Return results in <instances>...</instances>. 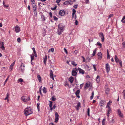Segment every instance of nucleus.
<instances>
[{
    "label": "nucleus",
    "instance_id": "obj_1",
    "mask_svg": "<svg viewBox=\"0 0 125 125\" xmlns=\"http://www.w3.org/2000/svg\"><path fill=\"white\" fill-rule=\"evenodd\" d=\"M64 30V25L62 23L60 24L58 26L57 33L58 35H60Z\"/></svg>",
    "mask_w": 125,
    "mask_h": 125
},
{
    "label": "nucleus",
    "instance_id": "obj_2",
    "mask_svg": "<svg viewBox=\"0 0 125 125\" xmlns=\"http://www.w3.org/2000/svg\"><path fill=\"white\" fill-rule=\"evenodd\" d=\"M24 113L25 115L27 116L32 114V112L31 108L30 107H28L25 109Z\"/></svg>",
    "mask_w": 125,
    "mask_h": 125
},
{
    "label": "nucleus",
    "instance_id": "obj_3",
    "mask_svg": "<svg viewBox=\"0 0 125 125\" xmlns=\"http://www.w3.org/2000/svg\"><path fill=\"white\" fill-rule=\"evenodd\" d=\"M92 84L90 82H88L85 83L84 86V89H86L90 87L89 89V90H90L92 89Z\"/></svg>",
    "mask_w": 125,
    "mask_h": 125
},
{
    "label": "nucleus",
    "instance_id": "obj_4",
    "mask_svg": "<svg viewBox=\"0 0 125 125\" xmlns=\"http://www.w3.org/2000/svg\"><path fill=\"white\" fill-rule=\"evenodd\" d=\"M78 71V69L76 68H74L72 71V75L74 76H75L77 74V72Z\"/></svg>",
    "mask_w": 125,
    "mask_h": 125
},
{
    "label": "nucleus",
    "instance_id": "obj_5",
    "mask_svg": "<svg viewBox=\"0 0 125 125\" xmlns=\"http://www.w3.org/2000/svg\"><path fill=\"white\" fill-rule=\"evenodd\" d=\"M21 100L25 102H27L30 100V98L29 97V98L26 96L22 97L21 98Z\"/></svg>",
    "mask_w": 125,
    "mask_h": 125
},
{
    "label": "nucleus",
    "instance_id": "obj_6",
    "mask_svg": "<svg viewBox=\"0 0 125 125\" xmlns=\"http://www.w3.org/2000/svg\"><path fill=\"white\" fill-rule=\"evenodd\" d=\"M105 68L107 72L108 73L110 69V66L108 63H107L105 65Z\"/></svg>",
    "mask_w": 125,
    "mask_h": 125
},
{
    "label": "nucleus",
    "instance_id": "obj_7",
    "mask_svg": "<svg viewBox=\"0 0 125 125\" xmlns=\"http://www.w3.org/2000/svg\"><path fill=\"white\" fill-rule=\"evenodd\" d=\"M55 122L56 123L57 122L59 119V116L57 112L55 113Z\"/></svg>",
    "mask_w": 125,
    "mask_h": 125
},
{
    "label": "nucleus",
    "instance_id": "obj_8",
    "mask_svg": "<svg viewBox=\"0 0 125 125\" xmlns=\"http://www.w3.org/2000/svg\"><path fill=\"white\" fill-rule=\"evenodd\" d=\"M65 11L63 10H61L59 12V14L61 16H63L65 14Z\"/></svg>",
    "mask_w": 125,
    "mask_h": 125
},
{
    "label": "nucleus",
    "instance_id": "obj_9",
    "mask_svg": "<svg viewBox=\"0 0 125 125\" xmlns=\"http://www.w3.org/2000/svg\"><path fill=\"white\" fill-rule=\"evenodd\" d=\"M15 29L16 32H19L20 31V27L18 25H16L15 28Z\"/></svg>",
    "mask_w": 125,
    "mask_h": 125
},
{
    "label": "nucleus",
    "instance_id": "obj_10",
    "mask_svg": "<svg viewBox=\"0 0 125 125\" xmlns=\"http://www.w3.org/2000/svg\"><path fill=\"white\" fill-rule=\"evenodd\" d=\"M73 2L71 0H70L69 1H66L64 2L63 4L64 5L70 4L72 5L73 4Z\"/></svg>",
    "mask_w": 125,
    "mask_h": 125
},
{
    "label": "nucleus",
    "instance_id": "obj_11",
    "mask_svg": "<svg viewBox=\"0 0 125 125\" xmlns=\"http://www.w3.org/2000/svg\"><path fill=\"white\" fill-rule=\"evenodd\" d=\"M99 36L101 38L102 41L103 42L104 40V38L103 33H99Z\"/></svg>",
    "mask_w": 125,
    "mask_h": 125
},
{
    "label": "nucleus",
    "instance_id": "obj_12",
    "mask_svg": "<svg viewBox=\"0 0 125 125\" xmlns=\"http://www.w3.org/2000/svg\"><path fill=\"white\" fill-rule=\"evenodd\" d=\"M117 114L119 115L120 117H123V114L119 109H118L117 110Z\"/></svg>",
    "mask_w": 125,
    "mask_h": 125
},
{
    "label": "nucleus",
    "instance_id": "obj_13",
    "mask_svg": "<svg viewBox=\"0 0 125 125\" xmlns=\"http://www.w3.org/2000/svg\"><path fill=\"white\" fill-rule=\"evenodd\" d=\"M49 101L50 102L49 105V107H50V109L52 111L53 110V108L52 107V102L50 101Z\"/></svg>",
    "mask_w": 125,
    "mask_h": 125
},
{
    "label": "nucleus",
    "instance_id": "obj_14",
    "mask_svg": "<svg viewBox=\"0 0 125 125\" xmlns=\"http://www.w3.org/2000/svg\"><path fill=\"white\" fill-rule=\"evenodd\" d=\"M78 70L80 73L83 74L84 73V71L82 69L80 68H78Z\"/></svg>",
    "mask_w": 125,
    "mask_h": 125
},
{
    "label": "nucleus",
    "instance_id": "obj_15",
    "mask_svg": "<svg viewBox=\"0 0 125 125\" xmlns=\"http://www.w3.org/2000/svg\"><path fill=\"white\" fill-rule=\"evenodd\" d=\"M98 56V58L99 59L101 60L102 58V54L101 52H99L97 54Z\"/></svg>",
    "mask_w": 125,
    "mask_h": 125
},
{
    "label": "nucleus",
    "instance_id": "obj_16",
    "mask_svg": "<svg viewBox=\"0 0 125 125\" xmlns=\"http://www.w3.org/2000/svg\"><path fill=\"white\" fill-rule=\"evenodd\" d=\"M74 80V78L72 76L70 77L69 79V80L70 82L72 83H73Z\"/></svg>",
    "mask_w": 125,
    "mask_h": 125
},
{
    "label": "nucleus",
    "instance_id": "obj_17",
    "mask_svg": "<svg viewBox=\"0 0 125 125\" xmlns=\"http://www.w3.org/2000/svg\"><path fill=\"white\" fill-rule=\"evenodd\" d=\"M80 92V91L79 90H78L75 93V94L77 96V97L79 98L80 96L79 95V93Z\"/></svg>",
    "mask_w": 125,
    "mask_h": 125
},
{
    "label": "nucleus",
    "instance_id": "obj_18",
    "mask_svg": "<svg viewBox=\"0 0 125 125\" xmlns=\"http://www.w3.org/2000/svg\"><path fill=\"white\" fill-rule=\"evenodd\" d=\"M21 67L22 71H24L25 69V66L23 63H22L21 64Z\"/></svg>",
    "mask_w": 125,
    "mask_h": 125
},
{
    "label": "nucleus",
    "instance_id": "obj_19",
    "mask_svg": "<svg viewBox=\"0 0 125 125\" xmlns=\"http://www.w3.org/2000/svg\"><path fill=\"white\" fill-rule=\"evenodd\" d=\"M80 102H78L77 103V105L75 106V107L77 110H78L79 107L80 106Z\"/></svg>",
    "mask_w": 125,
    "mask_h": 125
},
{
    "label": "nucleus",
    "instance_id": "obj_20",
    "mask_svg": "<svg viewBox=\"0 0 125 125\" xmlns=\"http://www.w3.org/2000/svg\"><path fill=\"white\" fill-rule=\"evenodd\" d=\"M105 102V101L103 100H101L100 102V105L101 106H103L104 105V103Z\"/></svg>",
    "mask_w": 125,
    "mask_h": 125
},
{
    "label": "nucleus",
    "instance_id": "obj_21",
    "mask_svg": "<svg viewBox=\"0 0 125 125\" xmlns=\"http://www.w3.org/2000/svg\"><path fill=\"white\" fill-rule=\"evenodd\" d=\"M111 112V109H109L107 111V114L108 118L109 116V114Z\"/></svg>",
    "mask_w": 125,
    "mask_h": 125
},
{
    "label": "nucleus",
    "instance_id": "obj_22",
    "mask_svg": "<svg viewBox=\"0 0 125 125\" xmlns=\"http://www.w3.org/2000/svg\"><path fill=\"white\" fill-rule=\"evenodd\" d=\"M47 59V56L45 55L44 57L43 58L44 62L45 65H46V61Z\"/></svg>",
    "mask_w": 125,
    "mask_h": 125
},
{
    "label": "nucleus",
    "instance_id": "obj_23",
    "mask_svg": "<svg viewBox=\"0 0 125 125\" xmlns=\"http://www.w3.org/2000/svg\"><path fill=\"white\" fill-rule=\"evenodd\" d=\"M37 76L38 79L39 81L40 82L41 81V78L39 74H37Z\"/></svg>",
    "mask_w": 125,
    "mask_h": 125
},
{
    "label": "nucleus",
    "instance_id": "obj_24",
    "mask_svg": "<svg viewBox=\"0 0 125 125\" xmlns=\"http://www.w3.org/2000/svg\"><path fill=\"white\" fill-rule=\"evenodd\" d=\"M115 62H118L119 61V59L118 58L117 56L116 55H115Z\"/></svg>",
    "mask_w": 125,
    "mask_h": 125
},
{
    "label": "nucleus",
    "instance_id": "obj_25",
    "mask_svg": "<svg viewBox=\"0 0 125 125\" xmlns=\"http://www.w3.org/2000/svg\"><path fill=\"white\" fill-rule=\"evenodd\" d=\"M110 90V89L109 88H107L106 89L105 91V93L107 94H109Z\"/></svg>",
    "mask_w": 125,
    "mask_h": 125
},
{
    "label": "nucleus",
    "instance_id": "obj_26",
    "mask_svg": "<svg viewBox=\"0 0 125 125\" xmlns=\"http://www.w3.org/2000/svg\"><path fill=\"white\" fill-rule=\"evenodd\" d=\"M97 50V49H95L93 51V53L92 54V56H94L96 53Z\"/></svg>",
    "mask_w": 125,
    "mask_h": 125
},
{
    "label": "nucleus",
    "instance_id": "obj_27",
    "mask_svg": "<svg viewBox=\"0 0 125 125\" xmlns=\"http://www.w3.org/2000/svg\"><path fill=\"white\" fill-rule=\"evenodd\" d=\"M96 81L97 83H98L100 81V77L98 75H97L96 78Z\"/></svg>",
    "mask_w": 125,
    "mask_h": 125
},
{
    "label": "nucleus",
    "instance_id": "obj_28",
    "mask_svg": "<svg viewBox=\"0 0 125 125\" xmlns=\"http://www.w3.org/2000/svg\"><path fill=\"white\" fill-rule=\"evenodd\" d=\"M32 5L33 10H36V5H35V3H34V4H32Z\"/></svg>",
    "mask_w": 125,
    "mask_h": 125
},
{
    "label": "nucleus",
    "instance_id": "obj_29",
    "mask_svg": "<svg viewBox=\"0 0 125 125\" xmlns=\"http://www.w3.org/2000/svg\"><path fill=\"white\" fill-rule=\"evenodd\" d=\"M97 44L100 46V48H101L102 47V44L100 42H98L97 43Z\"/></svg>",
    "mask_w": 125,
    "mask_h": 125
},
{
    "label": "nucleus",
    "instance_id": "obj_30",
    "mask_svg": "<svg viewBox=\"0 0 125 125\" xmlns=\"http://www.w3.org/2000/svg\"><path fill=\"white\" fill-rule=\"evenodd\" d=\"M125 19V15L123 17V18L122 20H121V21L122 22H123V23H125V20H124V21H123L124 20V19Z\"/></svg>",
    "mask_w": 125,
    "mask_h": 125
},
{
    "label": "nucleus",
    "instance_id": "obj_31",
    "mask_svg": "<svg viewBox=\"0 0 125 125\" xmlns=\"http://www.w3.org/2000/svg\"><path fill=\"white\" fill-rule=\"evenodd\" d=\"M71 63L73 65L75 66H76L77 65V64L75 63V62L74 61H72L71 62Z\"/></svg>",
    "mask_w": 125,
    "mask_h": 125
},
{
    "label": "nucleus",
    "instance_id": "obj_32",
    "mask_svg": "<svg viewBox=\"0 0 125 125\" xmlns=\"http://www.w3.org/2000/svg\"><path fill=\"white\" fill-rule=\"evenodd\" d=\"M30 56L31 58V61H32L34 59V55L33 54H32L30 55Z\"/></svg>",
    "mask_w": 125,
    "mask_h": 125
},
{
    "label": "nucleus",
    "instance_id": "obj_33",
    "mask_svg": "<svg viewBox=\"0 0 125 125\" xmlns=\"http://www.w3.org/2000/svg\"><path fill=\"white\" fill-rule=\"evenodd\" d=\"M50 77L53 76V72L52 70H51L50 71Z\"/></svg>",
    "mask_w": 125,
    "mask_h": 125
},
{
    "label": "nucleus",
    "instance_id": "obj_34",
    "mask_svg": "<svg viewBox=\"0 0 125 125\" xmlns=\"http://www.w3.org/2000/svg\"><path fill=\"white\" fill-rule=\"evenodd\" d=\"M85 69L87 70H89V66L87 65H86L85 66Z\"/></svg>",
    "mask_w": 125,
    "mask_h": 125
},
{
    "label": "nucleus",
    "instance_id": "obj_35",
    "mask_svg": "<svg viewBox=\"0 0 125 125\" xmlns=\"http://www.w3.org/2000/svg\"><path fill=\"white\" fill-rule=\"evenodd\" d=\"M51 99L53 101H55L56 100V99L55 96H52Z\"/></svg>",
    "mask_w": 125,
    "mask_h": 125
},
{
    "label": "nucleus",
    "instance_id": "obj_36",
    "mask_svg": "<svg viewBox=\"0 0 125 125\" xmlns=\"http://www.w3.org/2000/svg\"><path fill=\"white\" fill-rule=\"evenodd\" d=\"M18 83L22 82H23V80L21 78H19L18 79Z\"/></svg>",
    "mask_w": 125,
    "mask_h": 125
},
{
    "label": "nucleus",
    "instance_id": "obj_37",
    "mask_svg": "<svg viewBox=\"0 0 125 125\" xmlns=\"http://www.w3.org/2000/svg\"><path fill=\"white\" fill-rule=\"evenodd\" d=\"M94 95V92H93L92 93V95L90 97V99H93Z\"/></svg>",
    "mask_w": 125,
    "mask_h": 125
},
{
    "label": "nucleus",
    "instance_id": "obj_38",
    "mask_svg": "<svg viewBox=\"0 0 125 125\" xmlns=\"http://www.w3.org/2000/svg\"><path fill=\"white\" fill-rule=\"evenodd\" d=\"M73 13H72V15H73L74 14H76L75 13L76 12V10L74 9H73Z\"/></svg>",
    "mask_w": 125,
    "mask_h": 125
},
{
    "label": "nucleus",
    "instance_id": "obj_39",
    "mask_svg": "<svg viewBox=\"0 0 125 125\" xmlns=\"http://www.w3.org/2000/svg\"><path fill=\"white\" fill-rule=\"evenodd\" d=\"M110 122L111 124H113V123L115 122V120L114 119H112L110 121Z\"/></svg>",
    "mask_w": 125,
    "mask_h": 125
},
{
    "label": "nucleus",
    "instance_id": "obj_40",
    "mask_svg": "<svg viewBox=\"0 0 125 125\" xmlns=\"http://www.w3.org/2000/svg\"><path fill=\"white\" fill-rule=\"evenodd\" d=\"M43 92L44 93H46L47 91L46 89L45 88V87H44L43 88Z\"/></svg>",
    "mask_w": 125,
    "mask_h": 125
},
{
    "label": "nucleus",
    "instance_id": "obj_41",
    "mask_svg": "<svg viewBox=\"0 0 125 125\" xmlns=\"http://www.w3.org/2000/svg\"><path fill=\"white\" fill-rule=\"evenodd\" d=\"M9 76H8V77H7V78L6 79V80L5 81V83H4V84H3V85L4 86L5 85V84H6V82L8 80V78H9Z\"/></svg>",
    "mask_w": 125,
    "mask_h": 125
},
{
    "label": "nucleus",
    "instance_id": "obj_42",
    "mask_svg": "<svg viewBox=\"0 0 125 125\" xmlns=\"http://www.w3.org/2000/svg\"><path fill=\"white\" fill-rule=\"evenodd\" d=\"M90 108H88L87 109V113H88V116H90Z\"/></svg>",
    "mask_w": 125,
    "mask_h": 125
},
{
    "label": "nucleus",
    "instance_id": "obj_43",
    "mask_svg": "<svg viewBox=\"0 0 125 125\" xmlns=\"http://www.w3.org/2000/svg\"><path fill=\"white\" fill-rule=\"evenodd\" d=\"M119 64L120 65V66L121 67H122V63L121 61V60H120L118 62Z\"/></svg>",
    "mask_w": 125,
    "mask_h": 125
},
{
    "label": "nucleus",
    "instance_id": "obj_44",
    "mask_svg": "<svg viewBox=\"0 0 125 125\" xmlns=\"http://www.w3.org/2000/svg\"><path fill=\"white\" fill-rule=\"evenodd\" d=\"M53 18L55 21H57L58 20V18L56 16H53Z\"/></svg>",
    "mask_w": 125,
    "mask_h": 125
},
{
    "label": "nucleus",
    "instance_id": "obj_45",
    "mask_svg": "<svg viewBox=\"0 0 125 125\" xmlns=\"http://www.w3.org/2000/svg\"><path fill=\"white\" fill-rule=\"evenodd\" d=\"M122 46L125 49V42H124L122 43Z\"/></svg>",
    "mask_w": 125,
    "mask_h": 125
},
{
    "label": "nucleus",
    "instance_id": "obj_46",
    "mask_svg": "<svg viewBox=\"0 0 125 125\" xmlns=\"http://www.w3.org/2000/svg\"><path fill=\"white\" fill-rule=\"evenodd\" d=\"M57 7V6H56L54 7L51 8V9L52 10H54L56 9Z\"/></svg>",
    "mask_w": 125,
    "mask_h": 125
},
{
    "label": "nucleus",
    "instance_id": "obj_47",
    "mask_svg": "<svg viewBox=\"0 0 125 125\" xmlns=\"http://www.w3.org/2000/svg\"><path fill=\"white\" fill-rule=\"evenodd\" d=\"M39 105L40 104L39 103H37V108L38 110H39Z\"/></svg>",
    "mask_w": 125,
    "mask_h": 125
},
{
    "label": "nucleus",
    "instance_id": "obj_48",
    "mask_svg": "<svg viewBox=\"0 0 125 125\" xmlns=\"http://www.w3.org/2000/svg\"><path fill=\"white\" fill-rule=\"evenodd\" d=\"M42 20H43V21H45V17L44 16H42Z\"/></svg>",
    "mask_w": 125,
    "mask_h": 125
},
{
    "label": "nucleus",
    "instance_id": "obj_49",
    "mask_svg": "<svg viewBox=\"0 0 125 125\" xmlns=\"http://www.w3.org/2000/svg\"><path fill=\"white\" fill-rule=\"evenodd\" d=\"M17 42H21V39L20 38H18L17 39Z\"/></svg>",
    "mask_w": 125,
    "mask_h": 125
},
{
    "label": "nucleus",
    "instance_id": "obj_50",
    "mask_svg": "<svg viewBox=\"0 0 125 125\" xmlns=\"http://www.w3.org/2000/svg\"><path fill=\"white\" fill-rule=\"evenodd\" d=\"M50 50L52 52H53L54 50V48H51V49L49 50V51H50Z\"/></svg>",
    "mask_w": 125,
    "mask_h": 125
},
{
    "label": "nucleus",
    "instance_id": "obj_51",
    "mask_svg": "<svg viewBox=\"0 0 125 125\" xmlns=\"http://www.w3.org/2000/svg\"><path fill=\"white\" fill-rule=\"evenodd\" d=\"M36 10H33L34 14L35 15H37V11H36Z\"/></svg>",
    "mask_w": 125,
    "mask_h": 125
},
{
    "label": "nucleus",
    "instance_id": "obj_52",
    "mask_svg": "<svg viewBox=\"0 0 125 125\" xmlns=\"http://www.w3.org/2000/svg\"><path fill=\"white\" fill-rule=\"evenodd\" d=\"M78 53V51L77 50H75L74 52H73V54H77Z\"/></svg>",
    "mask_w": 125,
    "mask_h": 125
},
{
    "label": "nucleus",
    "instance_id": "obj_53",
    "mask_svg": "<svg viewBox=\"0 0 125 125\" xmlns=\"http://www.w3.org/2000/svg\"><path fill=\"white\" fill-rule=\"evenodd\" d=\"M31 2H32V4H34L35 3V1L34 0H31Z\"/></svg>",
    "mask_w": 125,
    "mask_h": 125
},
{
    "label": "nucleus",
    "instance_id": "obj_54",
    "mask_svg": "<svg viewBox=\"0 0 125 125\" xmlns=\"http://www.w3.org/2000/svg\"><path fill=\"white\" fill-rule=\"evenodd\" d=\"M0 48L3 50H5V48L4 47V46H1V47H0Z\"/></svg>",
    "mask_w": 125,
    "mask_h": 125
},
{
    "label": "nucleus",
    "instance_id": "obj_55",
    "mask_svg": "<svg viewBox=\"0 0 125 125\" xmlns=\"http://www.w3.org/2000/svg\"><path fill=\"white\" fill-rule=\"evenodd\" d=\"M32 49L33 50V52L34 53V54H35V53H36V52H35V48H32Z\"/></svg>",
    "mask_w": 125,
    "mask_h": 125
},
{
    "label": "nucleus",
    "instance_id": "obj_56",
    "mask_svg": "<svg viewBox=\"0 0 125 125\" xmlns=\"http://www.w3.org/2000/svg\"><path fill=\"white\" fill-rule=\"evenodd\" d=\"M123 93L124 98L125 99V90H124Z\"/></svg>",
    "mask_w": 125,
    "mask_h": 125
},
{
    "label": "nucleus",
    "instance_id": "obj_57",
    "mask_svg": "<svg viewBox=\"0 0 125 125\" xmlns=\"http://www.w3.org/2000/svg\"><path fill=\"white\" fill-rule=\"evenodd\" d=\"M106 107L107 108L109 109H111L110 106L109 104H107L106 106Z\"/></svg>",
    "mask_w": 125,
    "mask_h": 125
},
{
    "label": "nucleus",
    "instance_id": "obj_58",
    "mask_svg": "<svg viewBox=\"0 0 125 125\" xmlns=\"http://www.w3.org/2000/svg\"><path fill=\"white\" fill-rule=\"evenodd\" d=\"M64 51L65 52V53L66 54H67L68 53L67 51V50H66V49L65 48H64Z\"/></svg>",
    "mask_w": 125,
    "mask_h": 125
},
{
    "label": "nucleus",
    "instance_id": "obj_59",
    "mask_svg": "<svg viewBox=\"0 0 125 125\" xmlns=\"http://www.w3.org/2000/svg\"><path fill=\"white\" fill-rule=\"evenodd\" d=\"M96 65H93V67L94 68V70L95 71H96Z\"/></svg>",
    "mask_w": 125,
    "mask_h": 125
},
{
    "label": "nucleus",
    "instance_id": "obj_60",
    "mask_svg": "<svg viewBox=\"0 0 125 125\" xmlns=\"http://www.w3.org/2000/svg\"><path fill=\"white\" fill-rule=\"evenodd\" d=\"M75 24L76 25H78V21L77 20H76L75 21Z\"/></svg>",
    "mask_w": 125,
    "mask_h": 125
},
{
    "label": "nucleus",
    "instance_id": "obj_61",
    "mask_svg": "<svg viewBox=\"0 0 125 125\" xmlns=\"http://www.w3.org/2000/svg\"><path fill=\"white\" fill-rule=\"evenodd\" d=\"M77 4L76 5H75L73 6V7L74 8H75L76 9L77 8Z\"/></svg>",
    "mask_w": 125,
    "mask_h": 125
},
{
    "label": "nucleus",
    "instance_id": "obj_62",
    "mask_svg": "<svg viewBox=\"0 0 125 125\" xmlns=\"http://www.w3.org/2000/svg\"><path fill=\"white\" fill-rule=\"evenodd\" d=\"M14 62H13V63H12L11 65H10V67H12L14 65Z\"/></svg>",
    "mask_w": 125,
    "mask_h": 125
},
{
    "label": "nucleus",
    "instance_id": "obj_63",
    "mask_svg": "<svg viewBox=\"0 0 125 125\" xmlns=\"http://www.w3.org/2000/svg\"><path fill=\"white\" fill-rule=\"evenodd\" d=\"M112 103V102L111 101H110L109 102L107 103V104L110 105Z\"/></svg>",
    "mask_w": 125,
    "mask_h": 125
},
{
    "label": "nucleus",
    "instance_id": "obj_64",
    "mask_svg": "<svg viewBox=\"0 0 125 125\" xmlns=\"http://www.w3.org/2000/svg\"><path fill=\"white\" fill-rule=\"evenodd\" d=\"M56 105L55 104H54L53 105V109H55L56 107Z\"/></svg>",
    "mask_w": 125,
    "mask_h": 125
}]
</instances>
